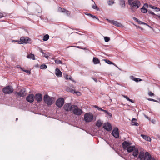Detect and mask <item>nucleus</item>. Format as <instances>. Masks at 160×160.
I'll list each match as a JSON object with an SVG mask.
<instances>
[{"mask_svg":"<svg viewBox=\"0 0 160 160\" xmlns=\"http://www.w3.org/2000/svg\"><path fill=\"white\" fill-rule=\"evenodd\" d=\"M128 2L130 6L132 11L134 12L140 6L141 3L138 0H128Z\"/></svg>","mask_w":160,"mask_h":160,"instance_id":"f257e3e1","label":"nucleus"},{"mask_svg":"<svg viewBox=\"0 0 160 160\" xmlns=\"http://www.w3.org/2000/svg\"><path fill=\"white\" fill-rule=\"evenodd\" d=\"M72 111L71 112L76 115L80 116L83 113V111L76 105H72Z\"/></svg>","mask_w":160,"mask_h":160,"instance_id":"f03ea898","label":"nucleus"},{"mask_svg":"<svg viewBox=\"0 0 160 160\" xmlns=\"http://www.w3.org/2000/svg\"><path fill=\"white\" fill-rule=\"evenodd\" d=\"M93 119V115L90 112L86 113L84 115V120L86 122H90Z\"/></svg>","mask_w":160,"mask_h":160,"instance_id":"7ed1b4c3","label":"nucleus"},{"mask_svg":"<svg viewBox=\"0 0 160 160\" xmlns=\"http://www.w3.org/2000/svg\"><path fill=\"white\" fill-rule=\"evenodd\" d=\"M31 39L27 37H22L20 38V40H15L13 41L17 42L19 44H26L28 43L29 42H30Z\"/></svg>","mask_w":160,"mask_h":160,"instance_id":"20e7f679","label":"nucleus"},{"mask_svg":"<svg viewBox=\"0 0 160 160\" xmlns=\"http://www.w3.org/2000/svg\"><path fill=\"white\" fill-rule=\"evenodd\" d=\"M52 97H50L47 94L45 95L43 98L44 102L48 105H51L52 104Z\"/></svg>","mask_w":160,"mask_h":160,"instance_id":"39448f33","label":"nucleus"},{"mask_svg":"<svg viewBox=\"0 0 160 160\" xmlns=\"http://www.w3.org/2000/svg\"><path fill=\"white\" fill-rule=\"evenodd\" d=\"M13 91L12 87L11 86H8L5 87L2 90V91L5 94H10Z\"/></svg>","mask_w":160,"mask_h":160,"instance_id":"423d86ee","label":"nucleus"},{"mask_svg":"<svg viewBox=\"0 0 160 160\" xmlns=\"http://www.w3.org/2000/svg\"><path fill=\"white\" fill-rule=\"evenodd\" d=\"M64 100L63 98H58L56 101V105L59 108L61 107L64 104Z\"/></svg>","mask_w":160,"mask_h":160,"instance_id":"0eeeda50","label":"nucleus"},{"mask_svg":"<svg viewBox=\"0 0 160 160\" xmlns=\"http://www.w3.org/2000/svg\"><path fill=\"white\" fill-rule=\"evenodd\" d=\"M26 89L23 88L21 89L18 92H16L15 94L17 96L24 97L26 94Z\"/></svg>","mask_w":160,"mask_h":160,"instance_id":"6e6552de","label":"nucleus"},{"mask_svg":"<svg viewBox=\"0 0 160 160\" xmlns=\"http://www.w3.org/2000/svg\"><path fill=\"white\" fill-rule=\"evenodd\" d=\"M26 100L28 102L32 103L34 100V95L33 94H28L26 97Z\"/></svg>","mask_w":160,"mask_h":160,"instance_id":"1a4fd4ad","label":"nucleus"},{"mask_svg":"<svg viewBox=\"0 0 160 160\" xmlns=\"http://www.w3.org/2000/svg\"><path fill=\"white\" fill-rule=\"evenodd\" d=\"M72 107V105H71V103H66L64 105L63 108L66 111H70L71 112Z\"/></svg>","mask_w":160,"mask_h":160,"instance_id":"9d476101","label":"nucleus"},{"mask_svg":"<svg viewBox=\"0 0 160 160\" xmlns=\"http://www.w3.org/2000/svg\"><path fill=\"white\" fill-rule=\"evenodd\" d=\"M106 20L108 21L110 23L114 25L115 26L122 27V26L121 23H119L117 21L113 20H110L108 19H106Z\"/></svg>","mask_w":160,"mask_h":160,"instance_id":"9b49d317","label":"nucleus"},{"mask_svg":"<svg viewBox=\"0 0 160 160\" xmlns=\"http://www.w3.org/2000/svg\"><path fill=\"white\" fill-rule=\"evenodd\" d=\"M42 95L41 94L37 93L34 96V99L38 102L42 101Z\"/></svg>","mask_w":160,"mask_h":160,"instance_id":"f8f14e48","label":"nucleus"},{"mask_svg":"<svg viewBox=\"0 0 160 160\" xmlns=\"http://www.w3.org/2000/svg\"><path fill=\"white\" fill-rule=\"evenodd\" d=\"M112 135L116 138H118L119 137L118 129L117 128H115L112 131Z\"/></svg>","mask_w":160,"mask_h":160,"instance_id":"ddd939ff","label":"nucleus"},{"mask_svg":"<svg viewBox=\"0 0 160 160\" xmlns=\"http://www.w3.org/2000/svg\"><path fill=\"white\" fill-rule=\"evenodd\" d=\"M103 128L105 129L108 131H111L112 129V126L109 123H104L103 125Z\"/></svg>","mask_w":160,"mask_h":160,"instance_id":"4468645a","label":"nucleus"},{"mask_svg":"<svg viewBox=\"0 0 160 160\" xmlns=\"http://www.w3.org/2000/svg\"><path fill=\"white\" fill-rule=\"evenodd\" d=\"M131 144V143L128 142L127 141H124L122 143V147L124 150L126 149Z\"/></svg>","mask_w":160,"mask_h":160,"instance_id":"2eb2a0df","label":"nucleus"},{"mask_svg":"<svg viewBox=\"0 0 160 160\" xmlns=\"http://www.w3.org/2000/svg\"><path fill=\"white\" fill-rule=\"evenodd\" d=\"M151 156L149 153L146 152L145 153L144 160H151Z\"/></svg>","mask_w":160,"mask_h":160,"instance_id":"dca6fc26","label":"nucleus"},{"mask_svg":"<svg viewBox=\"0 0 160 160\" xmlns=\"http://www.w3.org/2000/svg\"><path fill=\"white\" fill-rule=\"evenodd\" d=\"M55 74L57 77H60L62 76V72L58 68H56L55 70Z\"/></svg>","mask_w":160,"mask_h":160,"instance_id":"f3484780","label":"nucleus"},{"mask_svg":"<svg viewBox=\"0 0 160 160\" xmlns=\"http://www.w3.org/2000/svg\"><path fill=\"white\" fill-rule=\"evenodd\" d=\"M135 149V146H129L128 148H127L126 149L128 152H130L133 151Z\"/></svg>","mask_w":160,"mask_h":160,"instance_id":"a211bd4d","label":"nucleus"},{"mask_svg":"<svg viewBox=\"0 0 160 160\" xmlns=\"http://www.w3.org/2000/svg\"><path fill=\"white\" fill-rule=\"evenodd\" d=\"M58 10L62 12H65L68 16L70 15V12L69 11L66 10L65 9L59 7Z\"/></svg>","mask_w":160,"mask_h":160,"instance_id":"6ab92c4d","label":"nucleus"},{"mask_svg":"<svg viewBox=\"0 0 160 160\" xmlns=\"http://www.w3.org/2000/svg\"><path fill=\"white\" fill-rule=\"evenodd\" d=\"M141 136L144 139L148 141H150L151 139L150 137L146 135L141 134Z\"/></svg>","mask_w":160,"mask_h":160,"instance_id":"aec40b11","label":"nucleus"},{"mask_svg":"<svg viewBox=\"0 0 160 160\" xmlns=\"http://www.w3.org/2000/svg\"><path fill=\"white\" fill-rule=\"evenodd\" d=\"M119 4L122 8H124L125 6V3L124 0H120Z\"/></svg>","mask_w":160,"mask_h":160,"instance_id":"412c9836","label":"nucleus"},{"mask_svg":"<svg viewBox=\"0 0 160 160\" xmlns=\"http://www.w3.org/2000/svg\"><path fill=\"white\" fill-rule=\"evenodd\" d=\"M27 57L31 59H32L33 60H35L34 55L32 53H31L30 54H28L27 56Z\"/></svg>","mask_w":160,"mask_h":160,"instance_id":"4be33fe9","label":"nucleus"},{"mask_svg":"<svg viewBox=\"0 0 160 160\" xmlns=\"http://www.w3.org/2000/svg\"><path fill=\"white\" fill-rule=\"evenodd\" d=\"M144 153L143 152H140L139 156L138 158L141 160H142L144 158Z\"/></svg>","mask_w":160,"mask_h":160,"instance_id":"5701e85b","label":"nucleus"},{"mask_svg":"<svg viewBox=\"0 0 160 160\" xmlns=\"http://www.w3.org/2000/svg\"><path fill=\"white\" fill-rule=\"evenodd\" d=\"M136 121L137 119H136L133 118L132 119L131 121V124L132 125H135L136 126H138L139 125L138 123L137 122H135L134 121Z\"/></svg>","mask_w":160,"mask_h":160,"instance_id":"b1692460","label":"nucleus"},{"mask_svg":"<svg viewBox=\"0 0 160 160\" xmlns=\"http://www.w3.org/2000/svg\"><path fill=\"white\" fill-rule=\"evenodd\" d=\"M134 151L132 152V155L135 157H137L139 153L138 150L137 149H136L133 150Z\"/></svg>","mask_w":160,"mask_h":160,"instance_id":"393cba45","label":"nucleus"},{"mask_svg":"<svg viewBox=\"0 0 160 160\" xmlns=\"http://www.w3.org/2000/svg\"><path fill=\"white\" fill-rule=\"evenodd\" d=\"M93 61L95 64H97L100 63V60L98 58L96 57L93 58Z\"/></svg>","mask_w":160,"mask_h":160,"instance_id":"a878e982","label":"nucleus"},{"mask_svg":"<svg viewBox=\"0 0 160 160\" xmlns=\"http://www.w3.org/2000/svg\"><path fill=\"white\" fill-rule=\"evenodd\" d=\"M105 61L106 62V63H107L109 64H113V65H114L116 67H117L119 70H121V69H119L118 67L115 64H114V63H113V62H111V61H110V60H107V59H106L105 60Z\"/></svg>","mask_w":160,"mask_h":160,"instance_id":"bb28decb","label":"nucleus"},{"mask_svg":"<svg viewBox=\"0 0 160 160\" xmlns=\"http://www.w3.org/2000/svg\"><path fill=\"white\" fill-rule=\"evenodd\" d=\"M49 36L48 34L45 35L43 37V40L46 41H47L49 38Z\"/></svg>","mask_w":160,"mask_h":160,"instance_id":"cd10ccee","label":"nucleus"},{"mask_svg":"<svg viewBox=\"0 0 160 160\" xmlns=\"http://www.w3.org/2000/svg\"><path fill=\"white\" fill-rule=\"evenodd\" d=\"M102 124V123L100 120H98L96 122V126L98 127H100Z\"/></svg>","mask_w":160,"mask_h":160,"instance_id":"c85d7f7f","label":"nucleus"},{"mask_svg":"<svg viewBox=\"0 0 160 160\" xmlns=\"http://www.w3.org/2000/svg\"><path fill=\"white\" fill-rule=\"evenodd\" d=\"M141 12L143 13H146L148 11L147 10L144 8V6L141 8Z\"/></svg>","mask_w":160,"mask_h":160,"instance_id":"c756f323","label":"nucleus"},{"mask_svg":"<svg viewBox=\"0 0 160 160\" xmlns=\"http://www.w3.org/2000/svg\"><path fill=\"white\" fill-rule=\"evenodd\" d=\"M55 63L57 64H63V63H62V62L61 60H58V59L56 60L55 61Z\"/></svg>","mask_w":160,"mask_h":160,"instance_id":"7c9ffc66","label":"nucleus"},{"mask_svg":"<svg viewBox=\"0 0 160 160\" xmlns=\"http://www.w3.org/2000/svg\"><path fill=\"white\" fill-rule=\"evenodd\" d=\"M47 68V66L45 64H42L40 66L41 69H45Z\"/></svg>","mask_w":160,"mask_h":160,"instance_id":"2f4dec72","label":"nucleus"},{"mask_svg":"<svg viewBox=\"0 0 160 160\" xmlns=\"http://www.w3.org/2000/svg\"><path fill=\"white\" fill-rule=\"evenodd\" d=\"M131 78L136 82H138V78H135L133 76H131Z\"/></svg>","mask_w":160,"mask_h":160,"instance_id":"473e14b6","label":"nucleus"},{"mask_svg":"<svg viewBox=\"0 0 160 160\" xmlns=\"http://www.w3.org/2000/svg\"><path fill=\"white\" fill-rule=\"evenodd\" d=\"M90 16L91 17H92V18L96 19L98 21H99V19H98V17H96V16L91 14Z\"/></svg>","mask_w":160,"mask_h":160,"instance_id":"72a5a7b5","label":"nucleus"},{"mask_svg":"<svg viewBox=\"0 0 160 160\" xmlns=\"http://www.w3.org/2000/svg\"><path fill=\"white\" fill-rule=\"evenodd\" d=\"M92 8L94 9H95L97 10V11L99 10V9L98 8L97 6H96V4H95V5H93L92 6Z\"/></svg>","mask_w":160,"mask_h":160,"instance_id":"f704fd0d","label":"nucleus"},{"mask_svg":"<svg viewBox=\"0 0 160 160\" xmlns=\"http://www.w3.org/2000/svg\"><path fill=\"white\" fill-rule=\"evenodd\" d=\"M110 40V38L108 37H104V40L105 42H108Z\"/></svg>","mask_w":160,"mask_h":160,"instance_id":"c9c22d12","label":"nucleus"},{"mask_svg":"<svg viewBox=\"0 0 160 160\" xmlns=\"http://www.w3.org/2000/svg\"><path fill=\"white\" fill-rule=\"evenodd\" d=\"M114 3V1H113L112 0H109L108 4L109 5H111L113 4Z\"/></svg>","mask_w":160,"mask_h":160,"instance_id":"e433bc0d","label":"nucleus"},{"mask_svg":"<svg viewBox=\"0 0 160 160\" xmlns=\"http://www.w3.org/2000/svg\"><path fill=\"white\" fill-rule=\"evenodd\" d=\"M147 99L148 101H153V102H158V101H157L156 100H155V99H153L148 98Z\"/></svg>","mask_w":160,"mask_h":160,"instance_id":"4c0bfd02","label":"nucleus"},{"mask_svg":"<svg viewBox=\"0 0 160 160\" xmlns=\"http://www.w3.org/2000/svg\"><path fill=\"white\" fill-rule=\"evenodd\" d=\"M148 12L149 13L151 14L152 15H156L154 12L151 11L149 10L148 11Z\"/></svg>","mask_w":160,"mask_h":160,"instance_id":"58836bf2","label":"nucleus"},{"mask_svg":"<svg viewBox=\"0 0 160 160\" xmlns=\"http://www.w3.org/2000/svg\"><path fill=\"white\" fill-rule=\"evenodd\" d=\"M148 94L150 96H152L154 95V93L151 92H148Z\"/></svg>","mask_w":160,"mask_h":160,"instance_id":"ea45409f","label":"nucleus"},{"mask_svg":"<svg viewBox=\"0 0 160 160\" xmlns=\"http://www.w3.org/2000/svg\"><path fill=\"white\" fill-rule=\"evenodd\" d=\"M122 96L123 97L125 98L128 101L129 100L130 98L127 96H126L125 95H122Z\"/></svg>","mask_w":160,"mask_h":160,"instance_id":"a19ab883","label":"nucleus"},{"mask_svg":"<svg viewBox=\"0 0 160 160\" xmlns=\"http://www.w3.org/2000/svg\"><path fill=\"white\" fill-rule=\"evenodd\" d=\"M155 9V10L156 11H160V9L156 7Z\"/></svg>","mask_w":160,"mask_h":160,"instance_id":"79ce46f5","label":"nucleus"},{"mask_svg":"<svg viewBox=\"0 0 160 160\" xmlns=\"http://www.w3.org/2000/svg\"><path fill=\"white\" fill-rule=\"evenodd\" d=\"M149 7L152 9H154L156 7L154 6L151 5H149Z\"/></svg>","mask_w":160,"mask_h":160,"instance_id":"37998d69","label":"nucleus"},{"mask_svg":"<svg viewBox=\"0 0 160 160\" xmlns=\"http://www.w3.org/2000/svg\"><path fill=\"white\" fill-rule=\"evenodd\" d=\"M22 70L27 73H29V74H30V72L29 70Z\"/></svg>","mask_w":160,"mask_h":160,"instance_id":"c03bdc74","label":"nucleus"},{"mask_svg":"<svg viewBox=\"0 0 160 160\" xmlns=\"http://www.w3.org/2000/svg\"><path fill=\"white\" fill-rule=\"evenodd\" d=\"M64 77L66 79H68V76L67 74H66L64 76Z\"/></svg>","mask_w":160,"mask_h":160,"instance_id":"a18cd8bd","label":"nucleus"},{"mask_svg":"<svg viewBox=\"0 0 160 160\" xmlns=\"http://www.w3.org/2000/svg\"><path fill=\"white\" fill-rule=\"evenodd\" d=\"M4 17V14L3 13H0V18H2Z\"/></svg>","mask_w":160,"mask_h":160,"instance_id":"49530a36","label":"nucleus"},{"mask_svg":"<svg viewBox=\"0 0 160 160\" xmlns=\"http://www.w3.org/2000/svg\"><path fill=\"white\" fill-rule=\"evenodd\" d=\"M138 22L140 24H143V22L141 21L140 20H139L138 21Z\"/></svg>","mask_w":160,"mask_h":160,"instance_id":"de8ad7c7","label":"nucleus"},{"mask_svg":"<svg viewBox=\"0 0 160 160\" xmlns=\"http://www.w3.org/2000/svg\"><path fill=\"white\" fill-rule=\"evenodd\" d=\"M107 114L108 115L110 116L111 117H112V114L111 113L109 112H108L107 113Z\"/></svg>","mask_w":160,"mask_h":160,"instance_id":"09e8293b","label":"nucleus"},{"mask_svg":"<svg viewBox=\"0 0 160 160\" xmlns=\"http://www.w3.org/2000/svg\"><path fill=\"white\" fill-rule=\"evenodd\" d=\"M133 19L136 21L137 22H138V21L139 20H138L137 18H133Z\"/></svg>","mask_w":160,"mask_h":160,"instance_id":"8fccbe9b","label":"nucleus"},{"mask_svg":"<svg viewBox=\"0 0 160 160\" xmlns=\"http://www.w3.org/2000/svg\"><path fill=\"white\" fill-rule=\"evenodd\" d=\"M42 55L43 56L46 58H47L48 57V56H46V53H42Z\"/></svg>","mask_w":160,"mask_h":160,"instance_id":"3c124183","label":"nucleus"},{"mask_svg":"<svg viewBox=\"0 0 160 160\" xmlns=\"http://www.w3.org/2000/svg\"><path fill=\"white\" fill-rule=\"evenodd\" d=\"M98 110L103 111V109H102L101 108L98 107L97 109Z\"/></svg>","mask_w":160,"mask_h":160,"instance_id":"603ef678","label":"nucleus"},{"mask_svg":"<svg viewBox=\"0 0 160 160\" xmlns=\"http://www.w3.org/2000/svg\"><path fill=\"white\" fill-rule=\"evenodd\" d=\"M85 15H88V16H90L91 15V14L89 13H88V12H85Z\"/></svg>","mask_w":160,"mask_h":160,"instance_id":"864d4df0","label":"nucleus"},{"mask_svg":"<svg viewBox=\"0 0 160 160\" xmlns=\"http://www.w3.org/2000/svg\"><path fill=\"white\" fill-rule=\"evenodd\" d=\"M93 79L95 82H97L98 80H97V79H96V78H92Z\"/></svg>","mask_w":160,"mask_h":160,"instance_id":"5fc2aeb1","label":"nucleus"},{"mask_svg":"<svg viewBox=\"0 0 160 160\" xmlns=\"http://www.w3.org/2000/svg\"><path fill=\"white\" fill-rule=\"evenodd\" d=\"M105 113H107L108 112V111L106 110H103V111Z\"/></svg>","mask_w":160,"mask_h":160,"instance_id":"6e6d98bb","label":"nucleus"},{"mask_svg":"<svg viewBox=\"0 0 160 160\" xmlns=\"http://www.w3.org/2000/svg\"><path fill=\"white\" fill-rule=\"evenodd\" d=\"M128 101L134 103V101L132 99H129Z\"/></svg>","mask_w":160,"mask_h":160,"instance_id":"4d7b16f0","label":"nucleus"},{"mask_svg":"<svg viewBox=\"0 0 160 160\" xmlns=\"http://www.w3.org/2000/svg\"><path fill=\"white\" fill-rule=\"evenodd\" d=\"M94 107L95 108H96L98 109V107L97 106V105H94Z\"/></svg>","mask_w":160,"mask_h":160,"instance_id":"13d9d810","label":"nucleus"},{"mask_svg":"<svg viewBox=\"0 0 160 160\" xmlns=\"http://www.w3.org/2000/svg\"><path fill=\"white\" fill-rule=\"evenodd\" d=\"M71 92L73 93L75 92V91L74 90H72Z\"/></svg>","mask_w":160,"mask_h":160,"instance_id":"bf43d9fd","label":"nucleus"},{"mask_svg":"<svg viewBox=\"0 0 160 160\" xmlns=\"http://www.w3.org/2000/svg\"><path fill=\"white\" fill-rule=\"evenodd\" d=\"M144 6H146L147 7H148V4L147 3H145L144 4Z\"/></svg>","mask_w":160,"mask_h":160,"instance_id":"052dcab7","label":"nucleus"},{"mask_svg":"<svg viewBox=\"0 0 160 160\" xmlns=\"http://www.w3.org/2000/svg\"><path fill=\"white\" fill-rule=\"evenodd\" d=\"M72 77L70 76L69 77V78H68V79L70 80H72Z\"/></svg>","mask_w":160,"mask_h":160,"instance_id":"680f3d73","label":"nucleus"},{"mask_svg":"<svg viewBox=\"0 0 160 160\" xmlns=\"http://www.w3.org/2000/svg\"><path fill=\"white\" fill-rule=\"evenodd\" d=\"M17 67L18 68H20L21 69H22V68H21V67H20V65H18L17 66Z\"/></svg>","mask_w":160,"mask_h":160,"instance_id":"e2e57ef3","label":"nucleus"},{"mask_svg":"<svg viewBox=\"0 0 160 160\" xmlns=\"http://www.w3.org/2000/svg\"><path fill=\"white\" fill-rule=\"evenodd\" d=\"M40 52L42 54V53H44L43 51H42V49H41L40 50Z\"/></svg>","mask_w":160,"mask_h":160,"instance_id":"0e129e2a","label":"nucleus"},{"mask_svg":"<svg viewBox=\"0 0 160 160\" xmlns=\"http://www.w3.org/2000/svg\"><path fill=\"white\" fill-rule=\"evenodd\" d=\"M143 24H144V25H148L146 23H144V22H143Z\"/></svg>","mask_w":160,"mask_h":160,"instance_id":"69168bd1","label":"nucleus"},{"mask_svg":"<svg viewBox=\"0 0 160 160\" xmlns=\"http://www.w3.org/2000/svg\"><path fill=\"white\" fill-rule=\"evenodd\" d=\"M138 81H142V79H140V78H138Z\"/></svg>","mask_w":160,"mask_h":160,"instance_id":"338daca9","label":"nucleus"},{"mask_svg":"<svg viewBox=\"0 0 160 160\" xmlns=\"http://www.w3.org/2000/svg\"><path fill=\"white\" fill-rule=\"evenodd\" d=\"M145 117L146 118H148V117L147 116H146V115H145Z\"/></svg>","mask_w":160,"mask_h":160,"instance_id":"774afa93","label":"nucleus"}]
</instances>
